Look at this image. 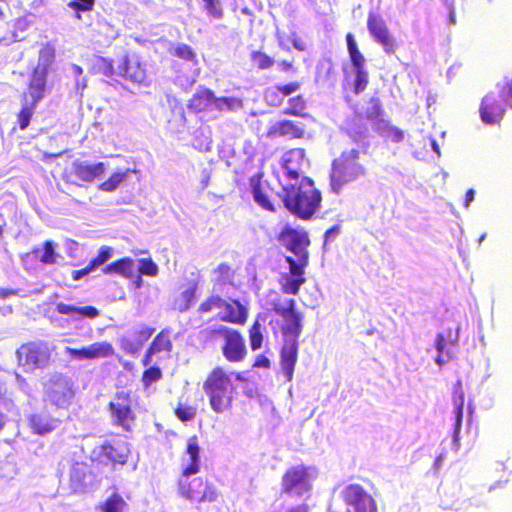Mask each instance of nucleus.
Segmentation results:
<instances>
[{
	"instance_id": "1",
	"label": "nucleus",
	"mask_w": 512,
	"mask_h": 512,
	"mask_svg": "<svg viewBox=\"0 0 512 512\" xmlns=\"http://www.w3.org/2000/svg\"><path fill=\"white\" fill-rule=\"evenodd\" d=\"M284 206L301 219H310L319 209L321 193L308 177H301L298 184L286 183L280 194Z\"/></svg>"
},
{
	"instance_id": "2",
	"label": "nucleus",
	"mask_w": 512,
	"mask_h": 512,
	"mask_svg": "<svg viewBox=\"0 0 512 512\" xmlns=\"http://www.w3.org/2000/svg\"><path fill=\"white\" fill-rule=\"evenodd\" d=\"M365 167L359 162V151L355 148L344 151L332 164L331 189L339 193L342 188L365 174Z\"/></svg>"
},
{
	"instance_id": "3",
	"label": "nucleus",
	"mask_w": 512,
	"mask_h": 512,
	"mask_svg": "<svg viewBox=\"0 0 512 512\" xmlns=\"http://www.w3.org/2000/svg\"><path fill=\"white\" fill-rule=\"evenodd\" d=\"M200 450H185L181 457L182 476L179 480L180 494L191 501H198L204 483L200 478L187 482V479L200 469Z\"/></svg>"
},
{
	"instance_id": "4",
	"label": "nucleus",
	"mask_w": 512,
	"mask_h": 512,
	"mask_svg": "<svg viewBox=\"0 0 512 512\" xmlns=\"http://www.w3.org/2000/svg\"><path fill=\"white\" fill-rule=\"evenodd\" d=\"M74 397L73 382L62 373H54L44 382V400L57 408H66Z\"/></svg>"
},
{
	"instance_id": "5",
	"label": "nucleus",
	"mask_w": 512,
	"mask_h": 512,
	"mask_svg": "<svg viewBox=\"0 0 512 512\" xmlns=\"http://www.w3.org/2000/svg\"><path fill=\"white\" fill-rule=\"evenodd\" d=\"M50 349L46 343H29L21 346L17 350V359L19 365L26 371H33L38 368H44L50 360Z\"/></svg>"
},
{
	"instance_id": "6",
	"label": "nucleus",
	"mask_w": 512,
	"mask_h": 512,
	"mask_svg": "<svg viewBox=\"0 0 512 512\" xmlns=\"http://www.w3.org/2000/svg\"><path fill=\"white\" fill-rule=\"evenodd\" d=\"M341 493L348 512H377L374 499L360 485L350 484Z\"/></svg>"
},
{
	"instance_id": "7",
	"label": "nucleus",
	"mask_w": 512,
	"mask_h": 512,
	"mask_svg": "<svg viewBox=\"0 0 512 512\" xmlns=\"http://www.w3.org/2000/svg\"><path fill=\"white\" fill-rule=\"evenodd\" d=\"M283 492L290 496L303 497L311 490L308 471L303 466L289 469L282 479Z\"/></svg>"
},
{
	"instance_id": "8",
	"label": "nucleus",
	"mask_w": 512,
	"mask_h": 512,
	"mask_svg": "<svg viewBox=\"0 0 512 512\" xmlns=\"http://www.w3.org/2000/svg\"><path fill=\"white\" fill-rule=\"evenodd\" d=\"M52 56V53L48 49L42 50L40 53V62L33 72L29 85V92L24 95L28 96L30 100H33V104H38V102L44 97L46 76L48 73L47 67Z\"/></svg>"
},
{
	"instance_id": "9",
	"label": "nucleus",
	"mask_w": 512,
	"mask_h": 512,
	"mask_svg": "<svg viewBox=\"0 0 512 512\" xmlns=\"http://www.w3.org/2000/svg\"><path fill=\"white\" fill-rule=\"evenodd\" d=\"M217 333L222 335L225 340L223 346V355L228 361L238 362L244 359L246 355V346L243 336L234 329L221 326Z\"/></svg>"
},
{
	"instance_id": "10",
	"label": "nucleus",
	"mask_w": 512,
	"mask_h": 512,
	"mask_svg": "<svg viewBox=\"0 0 512 512\" xmlns=\"http://www.w3.org/2000/svg\"><path fill=\"white\" fill-rule=\"evenodd\" d=\"M308 165L304 149L295 148L284 153L282 166L285 170L287 183L298 184L301 180L300 175L305 172Z\"/></svg>"
},
{
	"instance_id": "11",
	"label": "nucleus",
	"mask_w": 512,
	"mask_h": 512,
	"mask_svg": "<svg viewBox=\"0 0 512 512\" xmlns=\"http://www.w3.org/2000/svg\"><path fill=\"white\" fill-rule=\"evenodd\" d=\"M97 485V477L86 463L73 464L70 472V487L75 493L90 492Z\"/></svg>"
},
{
	"instance_id": "12",
	"label": "nucleus",
	"mask_w": 512,
	"mask_h": 512,
	"mask_svg": "<svg viewBox=\"0 0 512 512\" xmlns=\"http://www.w3.org/2000/svg\"><path fill=\"white\" fill-rule=\"evenodd\" d=\"M117 75L132 83L148 86L146 70L136 54L125 56L117 67Z\"/></svg>"
},
{
	"instance_id": "13",
	"label": "nucleus",
	"mask_w": 512,
	"mask_h": 512,
	"mask_svg": "<svg viewBox=\"0 0 512 512\" xmlns=\"http://www.w3.org/2000/svg\"><path fill=\"white\" fill-rule=\"evenodd\" d=\"M367 28L374 40L382 45L386 53L394 51V39L390 35L385 21L379 14L369 13Z\"/></svg>"
},
{
	"instance_id": "14",
	"label": "nucleus",
	"mask_w": 512,
	"mask_h": 512,
	"mask_svg": "<svg viewBox=\"0 0 512 512\" xmlns=\"http://www.w3.org/2000/svg\"><path fill=\"white\" fill-rule=\"evenodd\" d=\"M65 353L74 360H89L111 356L114 349L108 342H95L80 349L66 347Z\"/></svg>"
},
{
	"instance_id": "15",
	"label": "nucleus",
	"mask_w": 512,
	"mask_h": 512,
	"mask_svg": "<svg viewBox=\"0 0 512 512\" xmlns=\"http://www.w3.org/2000/svg\"><path fill=\"white\" fill-rule=\"evenodd\" d=\"M109 409L114 424L121 426L124 430H130L134 416L129 401L119 397L116 401L110 402Z\"/></svg>"
},
{
	"instance_id": "16",
	"label": "nucleus",
	"mask_w": 512,
	"mask_h": 512,
	"mask_svg": "<svg viewBox=\"0 0 512 512\" xmlns=\"http://www.w3.org/2000/svg\"><path fill=\"white\" fill-rule=\"evenodd\" d=\"M106 165L103 162L90 163L89 161L76 160L71 165V174L85 182H92L103 175Z\"/></svg>"
},
{
	"instance_id": "17",
	"label": "nucleus",
	"mask_w": 512,
	"mask_h": 512,
	"mask_svg": "<svg viewBox=\"0 0 512 512\" xmlns=\"http://www.w3.org/2000/svg\"><path fill=\"white\" fill-rule=\"evenodd\" d=\"M505 109L498 102L496 96L493 93L487 94L481 102L480 106V117L481 120L486 124H496L504 116Z\"/></svg>"
},
{
	"instance_id": "18",
	"label": "nucleus",
	"mask_w": 512,
	"mask_h": 512,
	"mask_svg": "<svg viewBox=\"0 0 512 512\" xmlns=\"http://www.w3.org/2000/svg\"><path fill=\"white\" fill-rule=\"evenodd\" d=\"M297 355L298 341L286 339L281 350V368L288 381L292 380Z\"/></svg>"
},
{
	"instance_id": "19",
	"label": "nucleus",
	"mask_w": 512,
	"mask_h": 512,
	"mask_svg": "<svg viewBox=\"0 0 512 512\" xmlns=\"http://www.w3.org/2000/svg\"><path fill=\"white\" fill-rule=\"evenodd\" d=\"M282 240L286 247L297 257L300 258L302 262H305L308 258V252L306 250V245L308 244V240L306 237L299 235L294 230H288L283 233Z\"/></svg>"
},
{
	"instance_id": "20",
	"label": "nucleus",
	"mask_w": 512,
	"mask_h": 512,
	"mask_svg": "<svg viewBox=\"0 0 512 512\" xmlns=\"http://www.w3.org/2000/svg\"><path fill=\"white\" fill-rule=\"evenodd\" d=\"M247 316L248 311L246 307L237 300H234L231 303L226 301V305H224L222 312L219 313V318L222 321L234 324H244L247 320Z\"/></svg>"
},
{
	"instance_id": "21",
	"label": "nucleus",
	"mask_w": 512,
	"mask_h": 512,
	"mask_svg": "<svg viewBox=\"0 0 512 512\" xmlns=\"http://www.w3.org/2000/svg\"><path fill=\"white\" fill-rule=\"evenodd\" d=\"M56 310L60 314L71 316L73 320L94 319L99 316V310L94 306H75L60 302L56 304Z\"/></svg>"
},
{
	"instance_id": "22",
	"label": "nucleus",
	"mask_w": 512,
	"mask_h": 512,
	"mask_svg": "<svg viewBox=\"0 0 512 512\" xmlns=\"http://www.w3.org/2000/svg\"><path fill=\"white\" fill-rule=\"evenodd\" d=\"M214 96L213 91L202 88L189 100L188 108L195 113L213 111Z\"/></svg>"
},
{
	"instance_id": "23",
	"label": "nucleus",
	"mask_w": 512,
	"mask_h": 512,
	"mask_svg": "<svg viewBox=\"0 0 512 512\" xmlns=\"http://www.w3.org/2000/svg\"><path fill=\"white\" fill-rule=\"evenodd\" d=\"M29 424L34 433L44 435L54 430L58 426L59 420L42 411L32 414L29 417Z\"/></svg>"
},
{
	"instance_id": "24",
	"label": "nucleus",
	"mask_w": 512,
	"mask_h": 512,
	"mask_svg": "<svg viewBox=\"0 0 512 512\" xmlns=\"http://www.w3.org/2000/svg\"><path fill=\"white\" fill-rule=\"evenodd\" d=\"M172 349V342L169 338V332L166 330L161 331L151 343L146 355L143 359L144 366L152 363V356L160 352H170Z\"/></svg>"
},
{
	"instance_id": "25",
	"label": "nucleus",
	"mask_w": 512,
	"mask_h": 512,
	"mask_svg": "<svg viewBox=\"0 0 512 512\" xmlns=\"http://www.w3.org/2000/svg\"><path fill=\"white\" fill-rule=\"evenodd\" d=\"M315 81L322 87L331 88L336 83V71L330 59L320 61L316 67Z\"/></svg>"
},
{
	"instance_id": "26",
	"label": "nucleus",
	"mask_w": 512,
	"mask_h": 512,
	"mask_svg": "<svg viewBox=\"0 0 512 512\" xmlns=\"http://www.w3.org/2000/svg\"><path fill=\"white\" fill-rule=\"evenodd\" d=\"M104 274H118L124 278H132L135 273V263L131 258L125 257L106 265Z\"/></svg>"
},
{
	"instance_id": "27",
	"label": "nucleus",
	"mask_w": 512,
	"mask_h": 512,
	"mask_svg": "<svg viewBox=\"0 0 512 512\" xmlns=\"http://www.w3.org/2000/svg\"><path fill=\"white\" fill-rule=\"evenodd\" d=\"M204 391L231 389V381L221 368H216L203 385Z\"/></svg>"
},
{
	"instance_id": "28",
	"label": "nucleus",
	"mask_w": 512,
	"mask_h": 512,
	"mask_svg": "<svg viewBox=\"0 0 512 512\" xmlns=\"http://www.w3.org/2000/svg\"><path fill=\"white\" fill-rule=\"evenodd\" d=\"M210 400L211 408L216 413H223L231 403V389L212 390L205 392Z\"/></svg>"
},
{
	"instance_id": "29",
	"label": "nucleus",
	"mask_w": 512,
	"mask_h": 512,
	"mask_svg": "<svg viewBox=\"0 0 512 512\" xmlns=\"http://www.w3.org/2000/svg\"><path fill=\"white\" fill-rule=\"evenodd\" d=\"M243 108V101L235 97L214 96L213 111L236 112Z\"/></svg>"
},
{
	"instance_id": "30",
	"label": "nucleus",
	"mask_w": 512,
	"mask_h": 512,
	"mask_svg": "<svg viewBox=\"0 0 512 512\" xmlns=\"http://www.w3.org/2000/svg\"><path fill=\"white\" fill-rule=\"evenodd\" d=\"M305 278L295 277L293 275L281 274L279 284L285 294L297 295L300 287L305 283Z\"/></svg>"
},
{
	"instance_id": "31",
	"label": "nucleus",
	"mask_w": 512,
	"mask_h": 512,
	"mask_svg": "<svg viewBox=\"0 0 512 512\" xmlns=\"http://www.w3.org/2000/svg\"><path fill=\"white\" fill-rule=\"evenodd\" d=\"M464 392L462 382L458 380L454 386V404H455V430H459L463 418Z\"/></svg>"
},
{
	"instance_id": "32",
	"label": "nucleus",
	"mask_w": 512,
	"mask_h": 512,
	"mask_svg": "<svg viewBox=\"0 0 512 512\" xmlns=\"http://www.w3.org/2000/svg\"><path fill=\"white\" fill-rule=\"evenodd\" d=\"M302 319L301 313L296 312L293 315L285 319L284 333L289 335L288 339H295L298 341V337L302 332Z\"/></svg>"
},
{
	"instance_id": "33",
	"label": "nucleus",
	"mask_w": 512,
	"mask_h": 512,
	"mask_svg": "<svg viewBox=\"0 0 512 512\" xmlns=\"http://www.w3.org/2000/svg\"><path fill=\"white\" fill-rule=\"evenodd\" d=\"M347 49L354 68H361L365 65V58L359 51L354 36L351 33L346 35Z\"/></svg>"
},
{
	"instance_id": "34",
	"label": "nucleus",
	"mask_w": 512,
	"mask_h": 512,
	"mask_svg": "<svg viewBox=\"0 0 512 512\" xmlns=\"http://www.w3.org/2000/svg\"><path fill=\"white\" fill-rule=\"evenodd\" d=\"M91 71L94 74H103L107 77L117 74V70L114 69L112 62L100 56L93 57Z\"/></svg>"
},
{
	"instance_id": "35",
	"label": "nucleus",
	"mask_w": 512,
	"mask_h": 512,
	"mask_svg": "<svg viewBox=\"0 0 512 512\" xmlns=\"http://www.w3.org/2000/svg\"><path fill=\"white\" fill-rule=\"evenodd\" d=\"M130 172V169H126L125 171H118L113 173L108 178V180L99 185V189L105 192L115 191L120 186V184L127 179Z\"/></svg>"
},
{
	"instance_id": "36",
	"label": "nucleus",
	"mask_w": 512,
	"mask_h": 512,
	"mask_svg": "<svg viewBox=\"0 0 512 512\" xmlns=\"http://www.w3.org/2000/svg\"><path fill=\"white\" fill-rule=\"evenodd\" d=\"M36 105L37 104H33V100H30L28 96L23 97L22 109L18 115L20 129L24 130L29 126Z\"/></svg>"
},
{
	"instance_id": "37",
	"label": "nucleus",
	"mask_w": 512,
	"mask_h": 512,
	"mask_svg": "<svg viewBox=\"0 0 512 512\" xmlns=\"http://www.w3.org/2000/svg\"><path fill=\"white\" fill-rule=\"evenodd\" d=\"M377 130L383 137L395 143L401 142L404 138L402 130L384 121L378 124Z\"/></svg>"
},
{
	"instance_id": "38",
	"label": "nucleus",
	"mask_w": 512,
	"mask_h": 512,
	"mask_svg": "<svg viewBox=\"0 0 512 512\" xmlns=\"http://www.w3.org/2000/svg\"><path fill=\"white\" fill-rule=\"evenodd\" d=\"M278 132L282 136H289L291 138H301L304 134L303 125L295 124L292 121L284 120L278 125Z\"/></svg>"
},
{
	"instance_id": "39",
	"label": "nucleus",
	"mask_w": 512,
	"mask_h": 512,
	"mask_svg": "<svg viewBox=\"0 0 512 512\" xmlns=\"http://www.w3.org/2000/svg\"><path fill=\"white\" fill-rule=\"evenodd\" d=\"M127 504L125 500L118 493H113L102 504V512H123Z\"/></svg>"
},
{
	"instance_id": "40",
	"label": "nucleus",
	"mask_w": 512,
	"mask_h": 512,
	"mask_svg": "<svg viewBox=\"0 0 512 512\" xmlns=\"http://www.w3.org/2000/svg\"><path fill=\"white\" fill-rule=\"evenodd\" d=\"M113 256V249L109 246H102L100 247L98 254L95 258L91 259L89 264L90 268H92L94 271L104 265L108 260H110Z\"/></svg>"
},
{
	"instance_id": "41",
	"label": "nucleus",
	"mask_w": 512,
	"mask_h": 512,
	"mask_svg": "<svg viewBox=\"0 0 512 512\" xmlns=\"http://www.w3.org/2000/svg\"><path fill=\"white\" fill-rule=\"evenodd\" d=\"M121 348L128 354L135 355L141 350L140 342L135 339L132 333H127L120 339Z\"/></svg>"
},
{
	"instance_id": "42",
	"label": "nucleus",
	"mask_w": 512,
	"mask_h": 512,
	"mask_svg": "<svg viewBox=\"0 0 512 512\" xmlns=\"http://www.w3.org/2000/svg\"><path fill=\"white\" fill-rule=\"evenodd\" d=\"M69 74L74 78L76 92L82 93L87 86V81L83 76V69L76 64H71Z\"/></svg>"
},
{
	"instance_id": "43",
	"label": "nucleus",
	"mask_w": 512,
	"mask_h": 512,
	"mask_svg": "<svg viewBox=\"0 0 512 512\" xmlns=\"http://www.w3.org/2000/svg\"><path fill=\"white\" fill-rule=\"evenodd\" d=\"M286 262L289 264V272L287 275H293L299 278L304 277V268L308 264V259L305 262H302L300 258L294 259L293 257L287 256Z\"/></svg>"
},
{
	"instance_id": "44",
	"label": "nucleus",
	"mask_w": 512,
	"mask_h": 512,
	"mask_svg": "<svg viewBox=\"0 0 512 512\" xmlns=\"http://www.w3.org/2000/svg\"><path fill=\"white\" fill-rule=\"evenodd\" d=\"M250 346L253 351L258 350L262 346L263 335L261 324L255 321L249 331Z\"/></svg>"
},
{
	"instance_id": "45",
	"label": "nucleus",
	"mask_w": 512,
	"mask_h": 512,
	"mask_svg": "<svg viewBox=\"0 0 512 512\" xmlns=\"http://www.w3.org/2000/svg\"><path fill=\"white\" fill-rule=\"evenodd\" d=\"M58 257L60 256L55 252V245L53 241H46L44 243L42 254L38 256L39 260L45 264L55 263Z\"/></svg>"
},
{
	"instance_id": "46",
	"label": "nucleus",
	"mask_w": 512,
	"mask_h": 512,
	"mask_svg": "<svg viewBox=\"0 0 512 512\" xmlns=\"http://www.w3.org/2000/svg\"><path fill=\"white\" fill-rule=\"evenodd\" d=\"M175 415L182 422L191 421L196 415V408L191 405L179 403L175 408Z\"/></svg>"
},
{
	"instance_id": "47",
	"label": "nucleus",
	"mask_w": 512,
	"mask_h": 512,
	"mask_svg": "<svg viewBox=\"0 0 512 512\" xmlns=\"http://www.w3.org/2000/svg\"><path fill=\"white\" fill-rule=\"evenodd\" d=\"M251 60L259 69H268L274 64L273 58L260 51H253Z\"/></svg>"
},
{
	"instance_id": "48",
	"label": "nucleus",
	"mask_w": 512,
	"mask_h": 512,
	"mask_svg": "<svg viewBox=\"0 0 512 512\" xmlns=\"http://www.w3.org/2000/svg\"><path fill=\"white\" fill-rule=\"evenodd\" d=\"M224 305H226V300L219 296H211L200 305L199 310L201 312H210L214 309L223 310Z\"/></svg>"
},
{
	"instance_id": "49",
	"label": "nucleus",
	"mask_w": 512,
	"mask_h": 512,
	"mask_svg": "<svg viewBox=\"0 0 512 512\" xmlns=\"http://www.w3.org/2000/svg\"><path fill=\"white\" fill-rule=\"evenodd\" d=\"M355 69V81H354V91L358 94L366 88L368 84V73L364 69V67L361 68H354Z\"/></svg>"
},
{
	"instance_id": "50",
	"label": "nucleus",
	"mask_w": 512,
	"mask_h": 512,
	"mask_svg": "<svg viewBox=\"0 0 512 512\" xmlns=\"http://www.w3.org/2000/svg\"><path fill=\"white\" fill-rule=\"evenodd\" d=\"M254 201L262 208L268 211H274V206L271 203L269 197L259 187L253 189Z\"/></svg>"
},
{
	"instance_id": "51",
	"label": "nucleus",
	"mask_w": 512,
	"mask_h": 512,
	"mask_svg": "<svg viewBox=\"0 0 512 512\" xmlns=\"http://www.w3.org/2000/svg\"><path fill=\"white\" fill-rule=\"evenodd\" d=\"M216 280L220 283H230L233 279V270L227 264H220L214 271Z\"/></svg>"
},
{
	"instance_id": "52",
	"label": "nucleus",
	"mask_w": 512,
	"mask_h": 512,
	"mask_svg": "<svg viewBox=\"0 0 512 512\" xmlns=\"http://www.w3.org/2000/svg\"><path fill=\"white\" fill-rule=\"evenodd\" d=\"M204 8L207 14L215 19H220L223 16V10L219 0H203Z\"/></svg>"
},
{
	"instance_id": "53",
	"label": "nucleus",
	"mask_w": 512,
	"mask_h": 512,
	"mask_svg": "<svg viewBox=\"0 0 512 512\" xmlns=\"http://www.w3.org/2000/svg\"><path fill=\"white\" fill-rule=\"evenodd\" d=\"M194 297H195L194 289L184 290L181 293L179 299L177 300V305H178L179 311L182 312V311H186L187 309H189L191 303L194 300Z\"/></svg>"
},
{
	"instance_id": "54",
	"label": "nucleus",
	"mask_w": 512,
	"mask_h": 512,
	"mask_svg": "<svg viewBox=\"0 0 512 512\" xmlns=\"http://www.w3.org/2000/svg\"><path fill=\"white\" fill-rule=\"evenodd\" d=\"M172 54L184 59V60H193L195 54L190 46L183 43H178L172 50Z\"/></svg>"
},
{
	"instance_id": "55",
	"label": "nucleus",
	"mask_w": 512,
	"mask_h": 512,
	"mask_svg": "<svg viewBox=\"0 0 512 512\" xmlns=\"http://www.w3.org/2000/svg\"><path fill=\"white\" fill-rule=\"evenodd\" d=\"M138 271L140 274L156 276L158 273L157 265L151 259H140Z\"/></svg>"
},
{
	"instance_id": "56",
	"label": "nucleus",
	"mask_w": 512,
	"mask_h": 512,
	"mask_svg": "<svg viewBox=\"0 0 512 512\" xmlns=\"http://www.w3.org/2000/svg\"><path fill=\"white\" fill-rule=\"evenodd\" d=\"M296 302L294 299H288L287 300V306L282 305H275L274 311L282 316L284 319L288 318L289 316L293 315L297 311L295 310Z\"/></svg>"
},
{
	"instance_id": "57",
	"label": "nucleus",
	"mask_w": 512,
	"mask_h": 512,
	"mask_svg": "<svg viewBox=\"0 0 512 512\" xmlns=\"http://www.w3.org/2000/svg\"><path fill=\"white\" fill-rule=\"evenodd\" d=\"M217 500V492L216 490L207 484H204L203 490H201V494L198 502H214Z\"/></svg>"
},
{
	"instance_id": "58",
	"label": "nucleus",
	"mask_w": 512,
	"mask_h": 512,
	"mask_svg": "<svg viewBox=\"0 0 512 512\" xmlns=\"http://www.w3.org/2000/svg\"><path fill=\"white\" fill-rule=\"evenodd\" d=\"M94 5V0H71L68 6L76 11L91 10Z\"/></svg>"
},
{
	"instance_id": "59",
	"label": "nucleus",
	"mask_w": 512,
	"mask_h": 512,
	"mask_svg": "<svg viewBox=\"0 0 512 512\" xmlns=\"http://www.w3.org/2000/svg\"><path fill=\"white\" fill-rule=\"evenodd\" d=\"M161 378V370L158 367H150L143 374V382L149 385Z\"/></svg>"
},
{
	"instance_id": "60",
	"label": "nucleus",
	"mask_w": 512,
	"mask_h": 512,
	"mask_svg": "<svg viewBox=\"0 0 512 512\" xmlns=\"http://www.w3.org/2000/svg\"><path fill=\"white\" fill-rule=\"evenodd\" d=\"M153 332H154L153 328L144 326L141 329L133 331L131 333L135 337V339L140 342V345L142 346L143 343L151 337Z\"/></svg>"
},
{
	"instance_id": "61",
	"label": "nucleus",
	"mask_w": 512,
	"mask_h": 512,
	"mask_svg": "<svg viewBox=\"0 0 512 512\" xmlns=\"http://www.w3.org/2000/svg\"><path fill=\"white\" fill-rule=\"evenodd\" d=\"M290 108H288L285 113L292 115H299L300 112L304 109L305 104L301 97L290 99Z\"/></svg>"
},
{
	"instance_id": "62",
	"label": "nucleus",
	"mask_w": 512,
	"mask_h": 512,
	"mask_svg": "<svg viewBox=\"0 0 512 512\" xmlns=\"http://www.w3.org/2000/svg\"><path fill=\"white\" fill-rule=\"evenodd\" d=\"M500 93L506 105L512 108V80L505 83V85L501 88Z\"/></svg>"
},
{
	"instance_id": "63",
	"label": "nucleus",
	"mask_w": 512,
	"mask_h": 512,
	"mask_svg": "<svg viewBox=\"0 0 512 512\" xmlns=\"http://www.w3.org/2000/svg\"><path fill=\"white\" fill-rule=\"evenodd\" d=\"M276 88L284 96H289L300 88V84L298 82H291L285 85H278Z\"/></svg>"
},
{
	"instance_id": "64",
	"label": "nucleus",
	"mask_w": 512,
	"mask_h": 512,
	"mask_svg": "<svg viewBox=\"0 0 512 512\" xmlns=\"http://www.w3.org/2000/svg\"><path fill=\"white\" fill-rule=\"evenodd\" d=\"M339 234H340V226L339 225H335V226L331 227L330 229H328L324 235V237H325L324 245H326L330 241H333Z\"/></svg>"
}]
</instances>
